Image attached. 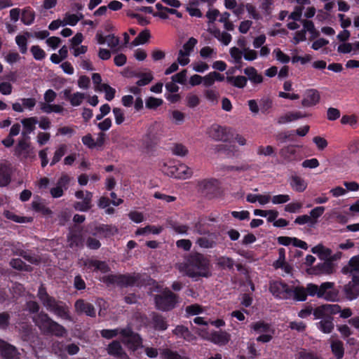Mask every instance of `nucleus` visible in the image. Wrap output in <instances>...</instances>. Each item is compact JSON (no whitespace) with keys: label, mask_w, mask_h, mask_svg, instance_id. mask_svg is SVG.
Here are the masks:
<instances>
[{"label":"nucleus","mask_w":359,"mask_h":359,"mask_svg":"<svg viewBox=\"0 0 359 359\" xmlns=\"http://www.w3.org/2000/svg\"><path fill=\"white\" fill-rule=\"evenodd\" d=\"M161 125L156 122L150 125L144 136L147 147L156 144L161 135Z\"/></svg>","instance_id":"nucleus-14"},{"label":"nucleus","mask_w":359,"mask_h":359,"mask_svg":"<svg viewBox=\"0 0 359 359\" xmlns=\"http://www.w3.org/2000/svg\"><path fill=\"white\" fill-rule=\"evenodd\" d=\"M290 184L291 187L297 192L304 191L307 187L306 181L298 175H292Z\"/></svg>","instance_id":"nucleus-32"},{"label":"nucleus","mask_w":359,"mask_h":359,"mask_svg":"<svg viewBox=\"0 0 359 359\" xmlns=\"http://www.w3.org/2000/svg\"><path fill=\"white\" fill-rule=\"evenodd\" d=\"M151 320L153 327L155 330L163 331L168 328L167 321L163 316L153 313Z\"/></svg>","instance_id":"nucleus-35"},{"label":"nucleus","mask_w":359,"mask_h":359,"mask_svg":"<svg viewBox=\"0 0 359 359\" xmlns=\"http://www.w3.org/2000/svg\"><path fill=\"white\" fill-rule=\"evenodd\" d=\"M197 43V40L191 37L185 43L182 49L180 50L177 57V62L182 66L187 65L189 62V56Z\"/></svg>","instance_id":"nucleus-10"},{"label":"nucleus","mask_w":359,"mask_h":359,"mask_svg":"<svg viewBox=\"0 0 359 359\" xmlns=\"http://www.w3.org/2000/svg\"><path fill=\"white\" fill-rule=\"evenodd\" d=\"M32 206L34 210L39 212L43 215L51 216L53 214L52 210L41 203L39 198L32 201Z\"/></svg>","instance_id":"nucleus-36"},{"label":"nucleus","mask_w":359,"mask_h":359,"mask_svg":"<svg viewBox=\"0 0 359 359\" xmlns=\"http://www.w3.org/2000/svg\"><path fill=\"white\" fill-rule=\"evenodd\" d=\"M186 312L189 315H197L203 312V308L199 304H191L186 307Z\"/></svg>","instance_id":"nucleus-60"},{"label":"nucleus","mask_w":359,"mask_h":359,"mask_svg":"<svg viewBox=\"0 0 359 359\" xmlns=\"http://www.w3.org/2000/svg\"><path fill=\"white\" fill-rule=\"evenodd\" d=\"M172 151L175 155L183 157L188 154L189 150L182 144L175 143L172 148Z\"/></svg>","instance_id":"nucleus-46"},{"label":"nucleus","mask_w":359,"mask_h":359,"mask_svg":"<svg viewBox=\"0 0 359 359\" xmlns=\"http://www.w3.org/2000/svg\"><path fill=\"white\" fill-rule=\"evenodd\" d=\"M274 154V148L272 146H266V147L263 146H259L257 148V154L263 155V156H271Z\"/></svg>","instance_id":"nucleus-63"},{"label":"nucleus","mask_w":359,"mask_h":359,"mask_svg":"<svg viewBox=\"0 0 359 359\" xmlns=\"http://www.w3.org/2000/svg\"><path fill=\"white\" fill-rule=\"evenodd\" d=\"M344 291L348 299H356L359 296V287L353 279L344 287Z\"/></svg>","instance_id":"nucleus-30"},{"label":"nucleus","mask_w":359,"mask_h":359,"mask_svg":"<svg viewBox=\"0 0 359 359\" xmlns=\"http://www.w3.org/2000/svg\"><path fill=\"white\" fill-rule=\"evenodd\" d=\"M208 31L225 46H227L231 41V35L230 34L225 32H222L215 27H209Z\"/></svg>","instance_id":"nucleus-27"},{"label":"nucleus","mask_w":359,"mask_h":359,"mask_svg":"<svg viewBox=\"0 0 359 359\" xmlns=\"http://www.w3.org/2000/svg\"><path fill=\"white\" fill-rule=\"evenodd\" d=\"M172 170H176L175 178L177 179L185 180L191 177L193 175L191 169L183 163L172 167Z\"/></svg>","instance_id":"nucleus-29"},{"label":"nucleus","mask_w":359,"mask_h":359,"mask_svg":"<svg viewBox=\"0 0 359 359\" xmlns=\"http://www.w3.org/2000/svg\"><path fill=\"white\" fill-rule=\"evenodd\" d=\"M120 330L119 329L102 330L100 331V334L103 338L109 339L120 334Z\"/></svg>","instance_id":"nucleus-59"},{"label":"nucleus","mask_w":359,"mask_h":359,"mask_svg":"<svg viewBox=\"0 0 359 359\" xmlns=\"http://www.w3.org/2000/svg\"><path fill=\"white\" fill-rule=\"evenodd\" d=\"M280 155L287 162H291L297 160L296 147L294 145H288L280 149Z\"/></svg>","instance_id":"nucleus-28"},{"label":"nucleus","mask_w":359,"mask_h":359,"mask_svg":"<svg viewBox=\"0 0 359 359\" xmlns=\"http://www.w3.org/2000/svg\"><path fill=\"white\" fill-rule=\"evenodd\" d=\"M29 139V138H25L22 137V138L18 141L15 148V155L21 156L24 154L25 157H27L29 155L31 149L30 143L28 142Z\"/></svg>","instance_id":"nucleus-26"},{"label":"nucleus","mask_w":359,"mask_h":359,"mask_svg":"<svg viewBox=\"0 0 359 359\" xmlns=\"http://www.w3.org/2000/svg\"><path fill=\"white\" fill-rule=\"evenodd\" d=\"M25 35L29 36V33L26 32L25 35H18L15 38L16 43L19 46L20 50L22 54L26 53L27 50V39Z\"/></svg>","instance_id":"nucleus-42"},{"label":"nucleus","mask_w":359,"mask_h":359,"mask_svg":"<svg viewBox=\"0 0 359 359\" xmlns=\"http://www.w3.org/2000/svg\"><path fill=\"white\" fill-rule=\"evenodd\" d=\"M151 35L148 29L142 31L138 36L132 41L131 46H136L140 44L147 43L150 39Z\"/></svg>","instance_id":"nucleus-39"},{"label":"nucleus","mask_w":359,"mask_h":359,"mask_svg":"<svg viewBox=\"0 0 359 359\" xmlns=\"http://www.w3.org/2000/svg\"><path fill=\"white\" fill-rule=\"evenodd\" d=\"M313 273L316 275L331 274L334 272V264L332 260H326L318 264L313 269Z\"/></svg>","instance_id":"nucleus-25"},{"label":"nucleus","mask_w":359,"mask_h":359,"mask_svg":"<svg viewBox=\"0 0 359 359\" xmlns=\"http://www.w3.org/2000/svg\"><path fill=\"white\" fill-rule=\"evenodd\" d=\"M107 351L110 355L117 357L120 359H128V355L124 351L118 341L114 340L111 342L108 345Z\"/></svg>","instance_id":"nucleus-16"},{"label":"nucleus","mask_w":359,"mask_h":359,"mask_svg":"<svg viewBox=\"0 0 359 359\" xmlns=\"http://www.w3.org/2000/svg\"><path fill=\"white\" fill-rule=\"evenodd\" d=\"M163 100L154 97H149L146 100V107L150 109H155L163 104Z\"/></svg>","instance_id":"nucleus-47"},{"label":"nucleus","mask_w":359,"mask_h":359,"mask_svg":"<svg viewBox=\"0 0 359 359\" xmlns=\"http://www.w3.org/2000/svg\"><path fill=\"white\" fill-rule=\"evenodd\" d=\"M85 99V94L79 92H76L74 94H72V96L70 99V104L73 107H77L79 106L82 102L83 100Z\"/></svg>","instance_id":"nucleus-54"},{"label":"nucleus","mask_w":359,"mask_h":359,"mask_svg":"<svg viewBox=\"0 0 359 359\" xmlns=\"http://www.w3.org/2000/svg\"><path fill=\"white\" fill-rule=\"evenodd\" d=\"M332 353L337 359H341L344 355V344L339 339L332 340L330 342Z\"/></svg>","instance_id":"nucleus-33"},{"label":"nucleus","mask_w":359,"mask_h":359,"mask_svg":"<svg viewBox=\"0 0 359 359\" xmlns=\"http://www.w3.org/2000/svg\"><path fill=\"white\" fill-rule=\"evenodd\" d=\"M187 72L186 69H183L180 72L173 75L171 77L172 81L173 82L179 83H181V84L184 83V82L186 81V78H187Z\"/></svg>","instance_id":"nucleus-62"},{"label":"nucleus","mask_w":359,"mask_h":359,"mask_svg":"<svg viewBox=\"0 0 359 359\" xmlns=\"http://www.w3.org/2000/svg\"><path fill=\"white\" fill-rule=\"evenodd\" d=\"M30 51L34 58L36 60H41L46 57L45 51L39 46H32L30 48Z\"/></svg>","instance_id":"nucleus-52"},{"label":"nucleus","mask_w":359,"mask_h":359,"mask_svg":"<svg viewBox=\"0 0 359 359\" xmlns=\"http://www.w3.org/2000/svg\"><path fill=\"white\" fill-rule=\"evenodd\" d=\"M208 340L215 344L223 346L229 341L230 334L224 331L214 332L210 334Z\"/></svg>","instance_id":"nucleus-21"},{"label":"nucleus","mask_w":359,"mask_h":359,"mask_svg":"<svg viewBox=\"0 0 359 359\" xmlns=\"http://www.w3.org/2000/svg\"><path fill=\"white\" fill-rule=\"evenodd\" d=\"M83 15L80 14V15H77L76 14H69L66 13L63 20V25H69L71 26H74L77 24V22L82 19Z\"/></svg>","instance_id":"nucleus-43"},{"label":"nucleus","mask_w":359,"mask_h":359,"mask_svg":"<svg viewBox=\"0 0 359 359\" xmlns=\"http://www.w3.org/2000/svg\"><path fill=\"white\" fill-rule=\"evenodd\" d=\"M217 264L222 268H228L232 269L234 265V261L232 258L228 257H220L217 259Z\"/></svg>","instance_id":"nucleus-45"},{"label":"nucleus","mask_w":359,"mask_h":359,"mask_svg":"<svg viewBox=\"0 0 359 359\" xmlns=\"http://www.w3.org/2000/svg\"><path fill=\"white\" fill-rule=\"evenodd\" d=\"M97 231L99 233H102L105 236L114 235L117 233L118 230L116 227L109 225H102L97 228Z\"/></svg>","instance_id":"nucleus-53"},{"label":"nucleus","mask_w":359,"mask_h":359,"mask_svg":"<svg viewBox=\"0 0 359 359\" xmlns=\"http://www.w3.org/2000/svg\"><path fill=\"white\" fill-rule=\"evenodd\" d=\"M172 332L176 336L183 338L188 341H191L196 339L189 329L184 325H177Z\"/></svg>","instance_id":"nucleus-34"},{"label":"nucleus","mask_w":359,"mask_h":359,"mask_svg":"<svg viewBox=\"0 0 359 359\" xmlns=\"http://www.w3.org/2000/svg\"><path fill=\"white\" fill-rule=\"evenodd\" d=\"M0 353L4 359H14L18 354V350L14 346L2 339H0Z\"/></svg>","instance_id":"nucleus-18"},{"label":"nucleus","mask_w":359,"mask_h":359,"mask_svg":"<svg viewBox=\"0 0 359 359\" xmlns=\"http://www.w3.org/2000/svg\"><path fill=\"white\" fill-rule=\"evenodd\" d=\"M33 321L43 334L62 337L67 333L65 327L53 320L44 311H41L35 316L33 318Z\"/></svg>","instance_id":"nucleus-3"},{"label":"nucleus","mask_w":359,"mask_h":359,"mask_svg":"<svg viewBox=\"0 0 359 359\" xmlns=\"http://www.w3.org/2000/svg\"><path fill=\"white\" fill-rule=\"evenodd\" d=\"M171 115H172V117H171L172 121L175 124L179 125V124L182 123L184 121L185 114L180 111L174 110L172 111Z\"/></svg>","instance_id":"nucleus-58"},{"label":"nucleus","mask_w":359,"mask_h":359,"mask_svg":"<svg viewBox=\"0 0 359 359\" xmlns=\"http://www.w3.org/2000/svg\"><path fill=\"white\" fill-rule=\"evenodd\" d=\"M113 113L115 117V121L117 125H121L125 120L124 113L120 108L115 107L113 109Z\"/></svg>","instance_id":"nucleus-61"},{"label":"nucleus","mask_w":359,"mask_h":359,"mask_svg":"<svg viewBox=\"0 0 359 359\" xmlns=\"http://www.w3.org/2000/svg\"><path fill=\"white\" fill-rule=\"evenodd\" d=\"M334 284L325 282L318 287V297L323 298L330 302H335L338 299V291L334 289Z\"/></svg>","instance_id":"nucleus-7"},{"label":"nucleus","mask_w":359,"mask_h":359,"mask_svg":"<svg viewBox=\"0 0 359 359\" xmlns=\"http://www.w3.org/2000/svg\"><path fill=\"white\" fill-rule=\"evenodd\" d=\"M259 104L262 113H268L272 108L273 102L269 97H264L260 100Z\"/></svg>","instance_id":"nucleus-56"},{"label":"nucleus","mask_w":359,"mask_h":359,"mask_svg":"<svg viewBox=\"0 0 359 359\" xmlns=\"http://www.w3.org/2000/svg\"><path fill=\"white\" fill-rule=\"evenodd\" d=\"M209 266V260L203 255L194 253L188 257L184 264L185 274L191 278H208L211 275Z\"/></svg>","instance_id":"nucleus-2"},{"label":"nucleus","mask_w":359,"mask_h":359,"mask_svg":"<svg viewBox=\"0 0 359 359\" xmlns=\"http://www.w3.org/2000/svg\"><path fill=\"white\" fill-rule=\"evenodd\" d=\"M353 266H351L350 262H348V264L341 269V273L345 275L349 274L351 276L354 283L359 286V271H353Z\"/></svg>","instance_id":"nucleus-40"},{"label":"nucleus","mask_w":359,"mask_h":359,"mask_svg":"<svg viewBox=\"0 0 359 359\" xmlns=\"http://www.w3.org/2000/svg\"><path fill=\"white\" fill-rule=\"evenodd\" d=\"M156 308L162 311L173 309L178 303V296L169 289H165L154 297Z\"/></svg>","instance_id":"nucleus-4"},{"label":"nucleus","mask_w":359,"mask_h":359,"mask_svg":"<svg viewBox=\"0 0 359 359\" xmlns=\"http://www.w3.org/2000/svg\"><path fill=\"white\" fill-rule=\"evenodd\" d=\"M320 320L316 323L317 327L324 334H330L334 328V318L325 316L320 318Z\"/></svg>","instance_id":"nucleus-20"},{"label":"nucleus","mask_w":359,"mask_h":359,"mask_svg":"<svg viewBox=\"0 0 359 359\" xmlns=\"http://www.w3.org/2000/svg\"><path fill=\"white\" fill-rule=\"evenodd\" d=\"M217 233L208 232L203 236L198 238L196 243L202 248H213L217 245Z\"/></svg>","instance_id":"nucleus-13"},{"label":"nucleus","mask_w":359,"mask_h":359,"mask_svg":"<svg viewBox=\"0 0 359 359\" xmlns=\"http://www.w3.org/2000/svg\"><path fill=\"white\" fill-rule=\"evenodd\" d=\"M37 296L48 311L60 318L69 321L72 320L68 306L65 302L58 301L53 297L50 296L43 285L39 287Z\"/></svg>","instance_id":"nucleus-1"},{"label":"nucleus","mask_w":359,"mask_h":359,"mask_svg":"<svg viewBox=\"0 0 359 359\" xmlns=\"http://www.w3.org/2000/svg\"><path fill=\"white\" fill-rule=\"evenodd\" d=\"M140 278V275L134 274H111L104 276L101 278V281L107 286L116 285L119 287H128L136 285Z\"/></svg>","instance_id":"nucleus-5"},{"label":"nucleus","mask_w":359,"mask_h":359,"mask_svg":"<svg viewBox=\"0 0 359 359\" xmlns=\"http://www.w3.org/2000/svg\"><path fill=\"white\" fill-rule=\"evenodd\" d=\"M320 93L316 89L308 90L304 99L302 100V104L305 107H310L316 105L320 101Z\"/></svg>","instance_id":"nucleus-17"},{"label":"nucleus","mask_w":359,"mask_h":359,"mask_svg":"<svg viewBox=\"0 0 359 359\" xmlns=\"http://www.w3.org/2000/svg\"><path fill=\"white\" fill-rule=\"evenodd\" d=\"M251 327L256 332H266L269 330L270 326L269 324L265 323L262 321H259L253 323Z\"/></svg>","instance_id":"nucleus-57"},{"label":"nucleus","mask_w":359,"mask_h":359,"mask_svg":"<svg viewBox=\"0 0 359 359\" xmlns=\"http://www.w3.org/2000/svg\"><path fill=\"white\" fill-rule=\"evenodd\" d=\"M10 265L15 269L29 271L30 266L25 264V263L20 259H13L10 262Z\"/></svg>","instance_id":"nucleus-50"},{"label":"nucleus","mask_w":359,"mask_h":359,"mask_svg":"<svg viewBox=\"0 0 359 359\" xmlns=\"http://www.w3.org/2000/svg\"><path fill=\"white\" fill-rule=\"evenodd\" d=\"M67 242L69 248H80L83 246V236L80 231L72 230L67 236Z\"/></svg>","instance_id":"nucleus-24"},{"label":"nucleus","mask_w":359,"mask_h":359,"mask_svg":"<svg viewBox=\"0 0 359 359\" xmlns=\"http://www.w3.org/2000/svg\"><path fill=\"white\" fill-rule=\"evenodd\" d=\"M242 50H241L237 47H232L230 48L229 53L231 57L234 60L235 63L241 64L242 63Z\"/></svg>","instance_id":"nucleus-55"},{"label":"nucleus","mask_w":359,"mask_h":359,"mask_svg":"<svg viewBox=\"0 0 359 359\" xmlns=\"http://www.w3.org/2000/svg\"><path fill=\"white\" fill-rule=\"evenodd\" d=\"M341 311V306L338 304H323L316 307L313 314L315 318H320L325 316H331L339 313Z\"/></svg>","instance_id":"nucleus-11"},{"label":"nucleus","mask_w":359,"mask_h":359,"mask_svg":"<svg viewBox=\"0 0 359 359\" xmlns=\"http://www.w3.org/2000/svg\"><path fill=\"white\" fill-rule=\"evenodd\" d=\"M75 311L78 313H85L90 317H95V309L94 306L83 299H78L74 304Z\"/></svg>","instance_id":"nucleus-15"},{"label":"nucleus","mask_w":359,"mask_h":359,"mask_svg":"<svg viewBox=\"0 0 359 359\" xmlns=\"http://www.w3.org/2000/svg\"><path fill=\"white\" fill-rule=\"evenodd\" d=\"M11 173L10 164L0 163V187H6L11 182Z\"/></svg>","instance_id":"nucleus-23"},{"label":"nucleus","mask_w":359,"mask_h":359,"mask_svg":"<svg viewBox=\"0 0 359 359\" xmlns=\"http://www.w3.org/2000/svg\"><path fill=\"white\" fill-rule=\"evenodd\" d=\"M89 266L94 267L95 270L100 271L102 273H107L110 271L108 264L102 261L90 260L89 261Z\"/></svg>","instance_id":"nucleus-41"},{"label":"nucleus","mask_w":359,"mask_h":359,"mask_svg":"<svg viewBox=\"0 0 359 359\" xmlns=\"http://www.w3.org/2000/svg\"><path fill=\"white\" fill-rule=\"evenodd\" d=\"M66 149L67 147L65 144H62L60 146V147L55 151L54 156L50 163V165H55L61 159V158L65 155Z\"/></svg>","instance_id":"nucleus-49"},{"label":"nucleus","mask_w":359,"mask_h":359,"mask_svg":"<svg viewBox=\"0 0 359 359\" xmlns=\"http://www.w3.org/2000/svg\"><path fill=\"white\" fill-rule=\"evenodd\" d=\"M269 290L273 295L283 299H287L292 294V289L286 283L280 281L271 282L269 285Z\"/></svg>","instance_id":"nucleus-9"},{"label":"nucleus","mask_w":359,"mask_h":359,"mask_svg":"<svg viewBox=\"0 0 359 359\" xmlns=\"http://www.w3.org/2000/svg\"><path fill=\"white\" fill-rule=\"evenodd\" d=\"M297 355L298 359H319L317 355L312 352H308L305 349L301 350Z\"/></svg>","instance_id":"nucleus-64"},{"label":"nucleus","mask_w":359,"mask_h":359,"mask_svg":"<svg viewBox=\"0 0 359 359\" xmlns=\"http://www.w3.org/2000/svg\"><path fill=\"white\" fill-rule=\"evenodd\" d=\"M209 135L216 141L227 142L231 133L226 128L214 124L209 129Z\"/></svg>","instance_id":"nucleus-12"},{"label":"nucleus","mask_w":359,"mask_h":359,"mask_svg":"<svg viewBox=\"0 0 359 359\" xmlns=\"http://www.w3.org/2000/svg\"><path fill=\"white\" fill-rule=\"evenodd\" d=\"M23 126V130L21 135L25 138H29V134L33 132L36 128V124L38 123L36 117H29L23 118L21 121Z\"/></svg>","instance_id":"nucleus-19"},{"label":"nucleus","mask_w":359,"mask_h":359,"mask_svg":"<svg viewBox=\"0 0 359 359\" xmlns=\"http://www.w3.org/2000/svg\"><path fill=\"white\" fill-rule=\"evenodd\" d=\"M226 80L229 83L232 84L233 86L243 88L246 86L248 79L243 76H227Z\"/></svg>","instance_id":"nucleus-37"},{"label":"nucleus","mask_w":359,"mask_h":359,"mask_svg":"<svg viewBox=\"0 0 359 359\" xmlns=\"http://www.w3.org/2000/svg\"><path fill=\"white\" fill-rule=\"evenodd\" d=\"M198 190L204 196L211 198L217 191L218 182L215 179H205L201 180L197 184Z\"/></svg>","instance_id":"nucleus-8"},{"label":"nucleus","mask_w":359,"mask_h":359,"mask_svg":"<svg viewBox=\"0 0 359 359\" xmlns=\"http://www.w3.org/2000/svg\"><path fill=\"white\" fill-rule=\"evenodd\" d=\"M138 77L140 78L137 82L136 84L138 86H144L149 84L154 79L151 73H142L137 75Z\"/></svg>","instance_id":"nucleus-48"},{"label":"nucleus","mask_w":359,"mask_h":359,"mask_svg":"<svg viewBox=\"0 0 359 359\" xmlns=\"http://www.w3.org/2000/svg\"><path fill=\"white\" fill-rule=\"evenodd\" d=\"M92 198L93 194L90 191H86L83 201H77L74 203L73 206L76 210L87 212L93 206Z\"/></svg>","instance_id":"nucleus-22"},{"label":"nucleus","mask_w":359,"mask_h":359,"mask_svg":"<svg viewBox=\"0 0 359 359\" xmlns=\"http://www.w3.org/2000/svg\"><path fill=\"white\" fill-rule=\"evenodd\" d=\"M244 74L248 76V79L254 84H259L263 82V76L262 74H258L257 69L253 67H249L244 69Z\"/></svg>","instance_id":"nucleus-31"},{"label":"nucleus","mask_w":359,"mask_h":359,"mask_svg":"<svg viewBox=\"0 0 359 359\" xmlns=\"http://www.w3.org/2000/svg\"><path fill=\"white\" fill-rule=\"evenodd\" d=\"M34 19L35 13L29 7L22 11L21 20L25 25H30L34 21Z\"/></svg>","instance_id":"nucleus-38"},{"label":"nucleus","mask_w":359,"mask_h":359,"mask_svg":"<svg viewBox=\"0 0 359 359\" xmlns=\"http://www.w3.org/2000/svg\"><path fill=\"white\" fill-rule=\"evenodd\" d=\"M120 334L123 337V342L133 351L137 350L142 344L140 336L135 333L130 327L121 329Z\"/></svg>","instance_id":"nucleus-6"},{"label":"nucleus","mask_w":359,"mask_h":359,"mask_svg":"<svg viewBox=\"0 0 359 359\" xmlns=\"http://www.w3.org/2000/svg\"><path fill=\"white\" fill-rule=\"evenodd\" d=\"M17 255L22 257L28 261L31 264H38L40 262V257L35 255H32L26 251L20 250L18 252H16Z\"/></svg>","instance_id":"nucleus-44"},{"label":"nucleus","mask_w":359,"mask_h":359,"mask_svg":"<svg viewBox=\"0 0 359 359\" xmlns=\"http://www.w3.org/2000/svg\"><path fill=\"white\" fill-rule=\"evenodd\" d=\"M292 295H294V298L297 301H304L306 299L307 293L304 287H297L292 290Z\"/></svg>","instance_id":"nucleus-51"}]
</instances>
